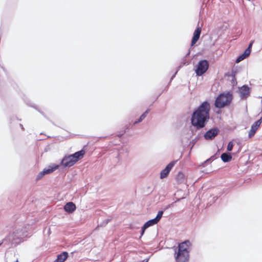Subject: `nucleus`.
I'll list each match as a JSON object with an SVG mask.
<instances>
[{
    "mask_svg": "<svg viewBox=\"0 0 262 262\" xmlns=\"http://www.w3.org/2000/svg\"><path fill=\"white\" fill-rule=\"evenodd\" d=\"M210 110L209 103L207 101L203 102L192 115L191 119L192 125L197 129L204 127L209 118Z\"/></svg>",
    "mask_w": 262,
    "mask_h": 262,
    "instance_id": "1",
    "label": "nucleus"
},
{
    "mask_svg": "<svg viewBox=\"0 0 262 262\" xmlns=\"http://www.w3.org/2000/svg\"><path fill=\"white\" fill-rule=\"evenodd\" d=\"M191 246L189 241L187 240L179 244L178 251L175 253L176 262H188L189 259V250Z\"/></svg>",
    "mask_w": 262,
    "mask_h": 262,
    "instance_id": "2",
    "label": "nucleus"
},
{
    "mask_svg": "<svg viewBox=\"0 0 262 262\" xmlns=\"http://www.w3.org/2000/svg\"><path fill=\"white\" fill-rule=\"evenodd\" d=\"M233 100V95L229 92L221 93L215 99L214 106L217 108H223L230 105Z\"/></svg>",
    "mask_w": 262,
    "mask_h": 262,
    "instance_id": "3",
    "label": "nucleus"
},
{
    "mask_svg": "<svg viewBox=\"0 0 262 262\" xmlns=\"http://www.w3.org/2000/svg\"><path fill=\"white\" fill-rule=\"evenodd\" d=\"M209 63L206 60H202L199 61L195 70V73L198 76H201L208 69Z\"/></svg>",
    "mask_w": 262,
    "mask_h": 262,
    "instance_id": "4",
    "label": "nucleus"
},
{
    "mask_svg": "<svg viewBox=\"0 0 262 262\" xmlns=\"http://www.w3.org/2000/svg\"><path fill=\"white\" fill-rule=\"evenodd\" d=\"M163 214V211H159L156 216V217L152 220H150L148 221H147L143 226L142 228V233L141 235H142L144 232L145 230L148 228L149 227L154 225L158 223V222L161 219L162 215Z\"/></svg>",
    "mask_w": 262,
    "mask_h": 262,
    "instance_id": "5",
    "label": "nucleus"
},
{
    "mask_svg": "<svg viewBox=\"0 0 262 262\" xmlns=\"http://www.w3.org/2000/svg\"><path fill=\"white\" fill-rule=\"evenodd\" d=\"M262 123V117L257 121L255 122L251 126V129L249 132L248 137L249 138L253 137L256 133L257 130Z\"/></svg>",
    "mask_w": 262,
    "mask_h": 262,
    "instance_id": "6",
    "label": "nucleus"
},
{
    "mask_svg": "<svg viewBox=\"0 0 262 262\" xmlns=\"http://www.w3.org/2000/svg\"><path fill=\"white\" fill-rule=\"evenodd\" d=\"M176 163V161H172L169 163L166 167V168L162 170L160 173V178L161 179H164L167 177L170 171L172 169V168L174 166Z\"/></svg>",
    "mask_w": 262,
    "mask_h": 262,
    "instance_id": "7",
    "label": "nucleus"
},
{
    "mask_svg": "<svg viewBox=\"0 0 262 262\" xmlns=\"http://www.w3.org/2000/svg\"><path fill=\"white\" fill-rule=\"evenodd\" d=\"M76 162L75 161V160L73 159V158L71 156H69L68 157H64L62 161H61V164L64 167H71L73 165H74Z\"/></svg>",
    "mask_w": 262,
    "mask_h": 262,
    "instance_id": "8",
    "label": "nucleus"
},
{
    "mask_svg": "<svg viewBox=\"0 0 262 262\" xmlns=\"http://www.w3.org/2000/svg\"><path fill=\"white\" fill-rule=\"evenodd\" d=\"M219 132V130L217 128H212L205 134L204 138L206 140H211L217 136Z\"/></svg>",
    "mask_w": 262,
    "mask_h": 262,
    "instance_id": "9",
    "label": "nucleus"
},
{
    "mask_svg": "<svg viewBox=\"0 0 262 262\" xmlns=\"http://www.w3.org/2000/svg\"><path fill=\"white\" fill-rule=\"evenodd\" d=\"M201 30H202L201 28L200 27H198L196 28V29L195 30L194 34H193V36L192 40H191V46H193L199 40L200 36L201 33Z\"/></svg>",
    "mask_w": 262,
    "mask_h": 262,
    "instance_id": "10",
    "label": "nucleus"
},
{
    "mask_svg": "<svg viewBox=\"0 0 262 262\" xmlns=\"http://www.w3.org/2000/svg\"><path fill=\"white\" fill-rule=\"evenodd\" d=\"M58 168V165H55L50 168L44 169L43 170L40 172L37 176V179H41L45 174L50 173Z\"/></svg>",
    "mask_w": 262,
    "mask_h": 262,
    "instance_id": "11",
    "label": "nucleus"
},
{
    "mask_svg": "<svg viewBox=\"0 0 262 262\" xmlns=\"http://www.w3.org/2000/svg\"><path fill=\"white\" fill-rule=\"evenodd\" d=\"M242 98H247L250 95V89L247 85L243 86L239 90Z\"/></svg>",
    "mask_w": 262,
    "mask_h": 262,
    "instance_id": "12",
    "label": "nucleus"
},
{
    "mask_svg": "<svg viewBox=\"0 0 262 262\" xmlns=\"http://www.w3.org/2000/svg\"><path fill=\"white\" fill-rule=\"evenodd\" d=\"M76 209V205L73 202H68L64 206V210L69 213H73Z\"/></svg>",
    "mask_w": 262,
    "mask_h": 262,
    "instance_id": "13",
    "label": "nucleus"
},
{
    "mask_svg": "<svg viewBox=\"0 0 262 262\" xmlns=\"http://www.w3.org/2000/svg\"><path fill=\"white\" fill-rule=\"evenodd\" d=\"M85 151L83 149H81V150L76 152L74 154L71 155V156L73 158L75 161L77 162L79 160H81L84 155Z\"/></svg>",
    "mask_w": 262,
    "mask_h": 262,
    "instance_id": "14",
    "label": "nucleus"
},
{
    "mask_svg": "<svg viewBox=\"0 0 262 262\" xmlns=\"http://www.w3.org/2000/svg\"><path fill=\"white\" fill-rule=\"evenodd\" d=\"M68 256V253L67 252H63L57 256V258L54 262H64Z\"/></svg>",
    "mask_w": 262,
    "mask_h": 262,
    "instance_id": "15",
    "label": "nucleus"
},
{
    "mask_svg": "<svg viewBox=\"0 0 262 262\" xmlns=\"http://www.w3.org/2000/svg\"><path fill=\"white\" fill-rule=\"evenodd\" d=\"M250 54L249 50H245L244 52L237 57V58L236 60V62H239L240 61L247 57Z\"/></svg>",
    "mask_w": 262,
    "mask_h": 262,
    "instance_id": "16",
    "label": "nucleus"
},
{
    "mask_svg": "<svg viewBox=\"0 0 262 262\" xmlns=\"http://www.w3.org/2000/svg\"><path fill=\"white\" fill-rule=\"evenodd\" d=\"M221 158L223 162H228L231 160L232 156L230 154L223 153L222 154Z\"/></svg>",
    "mask_w": 262,
    "mask_h": 262,
    "instance_id": "17",
    "label": "nucleus"
},
{
    "mask_svg": "<svg viewBox=\"0 0 262 262\" xmlns=\"http://www.w3.org/2000/svg\"><path fill=\"white\" fill-rule=\"evenodd\" d=\"M176 180L178 183L184 182L185 181L184 174L182 172H179L176 177Z\"/></svg>",
    "mask_w": 262,
    "mask_h": 262,
    "instance_id": "18",
    "label": "nucleus"
},
{
    "mask_svg": "<svg viewBox=\"0 0 262 262\" xmlns=\"http://www.w3.org/2000/svg\"><path fill=\"white\" fill-rule=\"evenodd\" d=\"M150 110L148 109L140 117V118L138 119V121H136L135 122V123H137L139 122H141L146 116V115L149 113Z\"/></svg>",
    "mask_w": 262,
    "mask_h": 262,
    "instance_id": "19",
    "label": "nucleus"
},
{
    "mask_svg": "<svg viewBox=\"0 0 262 262\" xmlns=\"http://www.w3.org/2000/svg\"><path fill=\"white\" fill-rule=\"evenodd\" d=\"M233 143L232 142L230 141L228 143V144L227 145V150L228 151H231L233 149Z\"/></svg>",
    "mask_w": 262,
    "mask_h": 262,
    "instance_id": "20",
    "label": "nucleus"
},
{
    "mask_svg": "<svg viewBox=\"0 0 262 262\" xmlns=\"http://www.w3.org/2000/svg\"><path fill=\"white\" fill-rule=\"evenodd\" d=\"M254 41V40H252V41H251V42L250 43V44L249 45L248 47V48H247V49H246V50H249V54H250V53H251V48H252V45H253V43Z\"/></svg>",
    "mask_w": 262,
    "mask_h": 262,
    "instance_id": "21",
    "label": "nucleus"
},
{
    "mask_svg": "<svg viewBox=\"0 0 262 262\" xmlns=\"http://www.w3.org/2000/svg\"><path fill=\"white\" fill-rule=\"evenodd\" d=\"M16 233L15 232H13L10 235L12 237V241H14L15 239Z\"/></svg>",
    "mask_w": 262,
    "mask_h": 262,
    "instance_id": "22",
    "label": "nucleus"
},
{
    "mask_svg": "<svg viewBox=\"0 0 262 262\" xmlns=\"http://www.w3.org/2000/svg\"><path fill=\"white\" fill-rule=\"evenodd\" d=\"M148 259H144L142 261V262H148Z\"/></svg>",
    "mask_w": 262,
    "mask_h": 262,
    "instance_id": "23",
    "label": "nucleus"
}]
</instances>
